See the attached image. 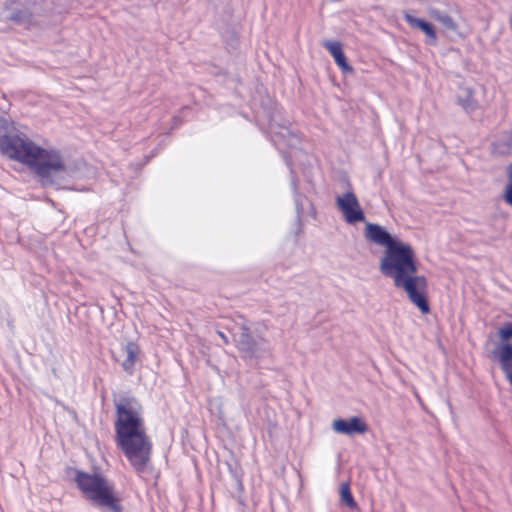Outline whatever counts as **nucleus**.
<instances>
[{"label": "nucleus", "mask_w": 512, "mask_h": 512, "mask_svg": "<svg viewBox=\"0 0 512 512\" xmlns=\"http://www.w3.org/2000/svg\"><path fill=\"white\" fill-rule=\"evenodd\" d=\"M367 241L384 247V253L379 260L381 273L393 280L396 288L403 289L411 302L422 313L429 312L425 297L427 287L426 277L418 274V259L415 248L399 236L391 234L385 227L376 223H367L364 230Z\"/></svg>", "instance_id": "nucleus-1"}, {"label": "nucleus", "mask_w": 512, "mask_h": 512, "mask_svg": "<svg viewBox=\"0 0 512 512\" xmlns=\"http://www.w3.org/2000/svg\"><path fill=\"white\" fill-rule=\"evenodd\" d=\"M116 413V444L134 470L142 472L149 465L152 443L146 433L140 407L134 400H123L116 404Z\"/></svg>", "instance_id": "nucleus-2"}, {"label": "nucleus", "mask_w": 512, "mask_h": 512, "mask_svg": "<svg viewBox=\"0 0 512 512\" xmlns=\"http://www.w3.org/2000/svg\"><path fill=\"white\" fill-rule=\"evenodd\" d=\"M0 150L9 158L28 166L44 185L52 184V176L67 171L61 153L44 148L25 135H0Z\"/></svg>", "instance_id": "nucleus-3"}, {"label": "nucleus", "mask_w": 512, "mask_h": 512, "mask_svg": "<svg viewBox=\"0 0 512 512\" xmlns=\"http://www.w3.org/2000/svg\"><path fill=\"white\" fill-rule=\"evenodd\" d=\"M49 3L38 0H5L7 20L26 30L40 27L48 18Z\"/></svg>", "instance_id": "nucleus-4"}, {"label": "nucleus", "mask_w": 512, "mask_h": 512, "mask_svg": "<svg viewBox=\"0 0 512 512\" xmlns=\"http://www.w3.org/2000/svg\"><path fill=\"white\" fill-rule=\"evenodd\" d=\"M75 480L88 500L111 512H121L119 498L115 494L112 485L101 474L79 472Z\"/></svg>", "instance_id": "nucleus-5"}, {"label": "nucleus", "mask_w": 512, "mask_h": 512, "mask_svg": "<svg viewBox=\"0 0 512 512\" xmlns=\"http://www.w3.org/2000/svg\"><path fill=\"white\" fill-rule=\"evenodd\" d=\"M237 348L243 359L253 363H258L270 352L268 339L259 329L249 326L241 328Z\"/></svg>", "instance_id": "nucleus-6"}, {"label": "nucleus", "mask_w": 512, "mask_h": 512, "mask_svg": "<svg viewBox=\"0 0 512 512\" xmlns=\"http://www.w3.org/2000/svg\"><path fill=\"white\" fill-rule=\"evenodd\" d=\"M484 95V86L473 80H464L458 86L456 102L464 111L472 113L480 108V100Z\"/></svg>", "instance_id": "nucleus-7"}, {"label": "nucleus", "mask_w": 512, "mask_h": 512, "mask_svg": "<svg viewBox=\"0 0 512 512\" xmlns=\"http://www.w3.org/2000/svg\"><path fill=\"white\" fill-rule=\"evenodd\" d=\"M337 208L348 224L365 221V214L353 192H346L336 198Z\"/></svg>", "instance_id": "nucleus-8"}, {"label": "nucleus", "mask_w": 512, "mask_h": 512, "mask_svg": "<svg viewBox=\"0 0 512 512\" xmlns=\"http://www.w3.org/2000/svg\"><path fill=\"white\" fill-rule=\"evenodd\" d=\"M332 429L335 433L352 436L366 433L368 426L361 417L353 416L349 419H335L332 422Z\"/></svg>", "instance_id": "nucleus-9"}, {"label": "nucleus", "mask_w": 512, "mask_h": 512, "mask_svg": "<svg viewBox=\"0 0 512 512\" xmlns=\"http://www.w3.org/2000/svg\"><path fill=\"white\" fill-rule=\"evenodd\" d=\"M493 361L500 364L506 377L512 376V345L511 343H499L490 354Z\"/></svg>", "instance_id": "nucleus-10"}, {"label": "nucleus", "mask_w": 512, "mask_h": 512, "mask_svg": "<svg viewBox=\"0 0 512 512\" xmlns=\"http://www.w3.org/2000/svg\"><path fill=\"white\" fill-rule=\"evenodd\" d=\"M324 47L333 57L335 63L344 73H353V67L348 63L343 51V45L337 40H326L323 42Z\"/></svg>", "instance_id": "nucleus-11"}, {"label": "nucleus", "mask_w": 512, "mask_h": 512, "mask_svg": "<svg viewBox=\"0 0 512 512\" xmlns=\"http://www.w3.org/2000/svg\"><path fill=\"white\" fill-rule=\"evenodd\" d=\"M403 17L411 28L422 31L430 43L435 44L437 42V34L432 24L408 12H404Z\"/></svg>", "instance_id": "nucleus-12"}, {"label": "nucleus", "mask_w": 512, "mask_h": 512, "mask_svg": "<svg viewBox=\"0 0 512 512\" xmlns=\"http://www.w3.org/2000/svg\"><path fill=\"white\" fill-rule=\"evenodd\" d=\"M429 15L439 23L443 25V27L449 31L456 32L458 30V25L449 14L442 12L438 9H431L429 11Z\"/></svg>", "instance_id": "nucleus-13"}, {"label": "nucleus", "mask_w": 512, "mask_h": 512, "mask_svg": "<svg viewBox=\"0 0 512 512\" xmlns=\"http://www.w3.org/2000/svg\"><path fill=\"white\" fill-rule=\"evenodd\" d=\"M125 349H126L127 357L124 360L122 365L126 371L131 372L137 359H138L140 349H139L138 345H136L134 343H128L126 345Z\"/></svg>", "instance_id": "nucleus-14"}, {"label": "nucleus", "mask_w": 512, "mask_h": 512, "mask_svg": "<svg viewBox=\"0 0 512 512\" xmlns=\"http://www.w3.org/2000/svg\"><path fill=\"white\" fill-rule=\"evenodd\" d=\"M340 497L343 503H345L348 507L355 509L357 507L356 502L350 491L349 483H342L340 486Z\"/></svg>", "instance_id": "nucleus-15"}, {"label": "nucleus", "mask_w": 512, "mask_h": 512, "mask_svg": "<svg viewBox=\"0 0 512 512\" xmlns=\"http://www.w3.org/2000/svg\"><path fill=\"white\" fill-rule=\"evenodd\" d=\"M503 199L512 207V163L507 168V184L504 189Z\"/></svg>", "instance_id": "nucleus-16"}, {"label": "nucleus", "mask_w": 512, "mask_h": 512, "mask_svg": "<svg viewBox=\"0 0 512 512\" xmlns=\"http://www.w3.org/2000/svg\"><path fill=\"white\" fill-rule=\"evenodd\" d=\"M498 336L501 340V343H509L508 341L512 338V322L503 325L498 330Z\"/></svg>", "instance_id": "nucleus-17"}, {"label": "nucleus", "mask_w": 512, "mask_h": 512, "mask_svg": "<svg viewBox=\"0 0 512 512\" xmlns=\"http://www.w3.org/2000/svg\"><path fill=\"white\" fill-rule=\"evenodd\" d=\"M507 143L502 145L500 142L494 143V149L499 154H506L510 151L511 142H512V131L508 132L506 135Z\"/></svg>", "instance_id": "nucleus-18"}, {"label": "nucleus", "mask_w": 512, "mask_h": 512, "mask_svg": "<svg viewBox=\"0 0 512 512\" xmlns=\"http://www.w3.org/2000/svg\"><path fill=\"white\" fill-rule=\"evenodd\" d=\"M218 335L221 337V339H223V341L225 343H228L227 337L225 336V334L223 332L219 331Z\"/></svg>", "instance_id": "nucleus-19"}, {"label": "nucleus", "mask_w": 512, "mask_h": 512, "mask_svg": "<svg viewBox=\"0 0 512 512\" xmlns=\"http://www.w3.org/2000/svg\"><path fill=\"white\" fill-rule=\"evenodd\" d=\"M507 379L509 380V382L511 383L512 385V376L511 377H507Z\"/></svg>", "instance_id": "nucleus-20"}]
</instances>
